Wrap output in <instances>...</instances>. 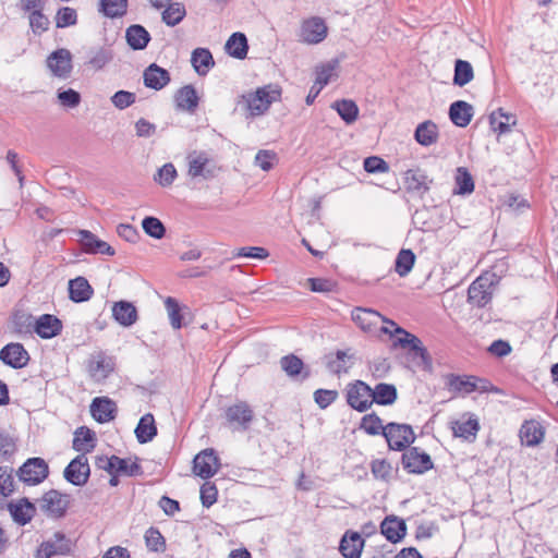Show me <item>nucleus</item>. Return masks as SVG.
<instances>
[{"mask_svg": "<svg viewBox=\"0 0 558 558\" xmlns=\"http://www.w3.org/2000/svg\"><path fill=\"white\" fill-rule=\"evenodd\" d=\"M145 541L147 547L153 551H159L165 548V538L161 535V533L155 527H150L147 530L145 534Z\"/></svg>", "mask_w": 558, "mask_h": 558, "instance_id": "obj_56", "label": "nucleus"}, {"mask_svg": "<svg viewBox=\"0 0 558 558\" xmlns=\"http://www.w3.org/2000/svg\"><path fill=\"white\" fill-rule=\"evenodd\" d=\"M0 360L13 368H22L27 365L29 355L21 343H9L1 349Z\"/></svg>", "mask_w": 558, "mask_h": 558, "instance_id": "obj_17", "label": "nucleus"}, {"mask_svg": "<svg viewBox=\"0 0 558 558\" xmlns=\"http://www.w3.org/2000/svg\"><path fill=\"white\" fill-rule=\"evenodd\" d=\"M90 414L98 423L110 422L117 415V404L108 397H97L92 401Z\"/></svg>", "mask_w": 558, "mask_h": 558, "instance_id": "obj_18", "label": "nucleus"}, {"mask_svg": "<svg viewBox=\"0 0 558 558\" xmlns=\"http://www.w3.org/2000/svg\"><path fill=\"white\" fill-rule=\"evenodd\" d=\"M345 397L348 404L359 412L368 410L373 404L372 388L362 380L350 383L345 389Z\"/></svg>", "mask_w": 558, "mask_h": 558, "instance_id": "obj_6", "label": "nucleus"}, {"mask_svg": "<svg viewBox=\"0 0 558 558\" xmlns=\"http://www.w3.org/2000/svg\"><path fill=\"white\" fill-rule=\"evenodd\" d=\"M112 461L114 462L112 473L126 476H135L142 473V468L137 461L131 462L129 459H122L117 456H113Z\"/></svg>", "mask_w": 558, "mask_h": 558, "instance_id": "obj_45", "label": "nucleus"}, {"mask_svg": "<svg viewBox=\"0 0 558 558\" xmlns=\"http://www.w3.org/2000/svg\"><path fill=\"white\" fill-rule=\"evenodd\" d=\"M474 77V72L471 63L461 59L454 62L453 84L457 86H464L470 83Z\"/></svg>", "mask_w": 558, "mask_h": 558, "instance_id": "obj_40", "label": "nucleus"}, {"mask_svg": "<svg viewBox=\"0 0 558 558\" xmlns=\"http://www.w3.org/2000/svg\"><path fill=\"white\" fill-rule=\"evenodd\" d=\"M60 104L68 108H75L81 102V95L74 89H68L58 93Z\"/></svg>", "mask_w": 558, "mask_h": 558, "instance_id": "obj_63", "label": "nucleus"}, {"mask_svg": "<svg viewBox=\"0 0 558 558\" xmlns=\"http://www.w3.org/2000/svg\"><path fill=\"white\" fill-rule=\"evenodd\" d=\"M191 62L196 73L201 76L206 75L215 65L213 54L206 48H196L192 52Z\"/></svg>", "mask_w": 558, "mask_h": 558, "instance_id": "obj_29", "label": "nucleus"}, {"mask_svg": "<svg viewBox=\"0 0 558 558\" xmlns=\"http://www.w3.org/2000/svg\"><path fill=\"white\" fill-rule=\"evenodd\" d=\"M383 333L389 335L390 337L396 338L393 342V347H400L402 349H408L415 356L421 357L423 361L429 360V354L427 350L424 348L422 341L414 335L410 333L405 329L401 327H396V329L391 330L388 327H383L380 329Z\"/></svg>", "mask_w": 558, "mask_h": 558, "instance_id": "obj_3", "label": "nucleus"}, {"mask_svg": "<svg viewBox=\"0 0 558 558\" xmlns=\"http://www.w3.org/2000/svg\"><path fill=\"white\" fill-rule=\"evenodd\" d=\"M493 293V276L485 274L475 279L469 287L468 301L474 306L484 307L492 301Z\"/></svg>", "mask_w": 558, "mask_h": 558, "instance_id": "obj_5", "label": "nucleus"}, {"mask_svg": "<svg viewBox=\"0 0 558 558\" xmlns=\"http://www.w3.org/2000/svg\"><path fill=\"white\" fill-rule=\"evenodd\" d=\"M225 416L234 429L246 430L254 418V412L245 401H239L226 409Z\"/></svg>", "mask_w": 558, "mask_h": 558, "instance_id": "obj_9", "label": "nucleus"}, {"mask_svg": "<svg viewBox=\"0 0 558 558\" xmlns=\"http://www.w3.org/2000/svg\"><path fill=\"white\" fill-rule=\"evenodd\" d=\"M227 52L236 59H244L247 54V39L242 33L232 34L225 46Z\"/></svg>", "mask_w": 558, "mask_h": 558, "instance_id": "obj_34", "label": "nucleus"}, {"mask_svg": "<svg viewBox=\"0 0 558 558\" xmlns=\"http://www.w3.org/2000/svg\"><path fill=\"white\" fill-rule=\"evenodd\" d=\"M473 379L474 376L450 374L447 376V385L450 390L468 395L474 391Z\"/></svg>", "mask_w": 558, "mask_h": 558, "instance_id": "obj_42", "label": "nucleus"}, {"mask_svg": "<svg viewBox=\"0 0 558 558\" xmlns=\"http://www.w3.org/2000/svg\"><path fill=\"white\" fill-rule=\"evenodd\" d=\"M112 315L124 327L132 326L138 318L136 307L128 301L116 302L112 306Z\"/></svg>", "mask_w": 558, "mask_h": 558, "instance_id": "obj_24", "label": "nucleus"}, {"mask_svg": "<svg viewBox=\"0 0 558 558\" xmlns=\"http://www.w3.org/2000/svg\"><path fill=\"white\" fill-rule=\"evenodd\" d=\"M371 470L375 478L388 481L391 476V464L385 459H376L371 464Z\"/></svg>", "mask_w": 558, "mask_h": 558, "instance_id": "obj_54", "label": "nucleus"}, {"mask_svg": "<svg viewBox=\"0 0 558 558\" xmlns=\"http://www.w3.org/2000/svg\"><path fill=\"white\" fill-rule=\"evenodd\" d=\"M99 11L107 17H121L126 13L128 0H100Z\"/></svg>", "mask_w": 558, "mask_h": 558, "instance_id": "obj_43", "label": "nucleus"}, {"mask_svg": "<svg viewBox=\"0 0 558 558\" xmlns=\"http://www.w3.org/2000/svg\"><path fill=\"white\" fill-rule=\"evenodd\" d=\"M28 22L32 32L36 36H40L41 34L49 29L50 21L43 13V11L31 12V14L28 15Z\"/></svg>", "mask_w": 558, "mask_h": 558, "instance_id": "obj_48", "label": "nucleus"}, {"mask_svg": "<svg viewBox=\"0 0 558 558\" xmlns=\"http://www.w3.org/2000/svg\"><path fill=\"white\" fill-rule=\"evenodd\" d=\"M360 427L368 435L383 434V428H385L381 420L375 413L364 415L361 420Z\"/></svg>", "mask_w": 558, "mask_h": 558, "instance_id": "obj_53", "label": "nucleus"}, {"mask_svg": "<svg viewBox=\"0 0 558 558\" xmlns=\"http://www.w3.org/2000/svg\"><path fill=\"white\" fill-rule=\"evenodd\" d=\"M113 58L111 50L107 48H100L94 52L90 57L88 63L95 70L102 69L107 63H109Z\"/></svg>", "mask_w": 558, "mask_h": 558, "instance_id": "obj_55", "label": "nucleus"}, {"mask_svg": "<svg viewBox=\"0 0 558 558\" xmlns=\"http://www.w3.org/2000/svg\"><path fill=\"white\" fill-rule=\"evenodd\" d=\"M364 539L359 533H352L350 537L344 535L340 542V553L345 558H360Z\"/></svg>", "mask_w": 558, "mask_h": 558, "instance_id": "obj_31", "label": "nucleus"}, {"mask_svg": "<svg viewBox=\"0 0 558 558\" xmlns=\"http://www.w3.org/2000/svg\"><path fill=\"white\" fill-rule=\"evenodd\" d=\"M143 78L146 87L160 90L170 82V74L166 69L151 63L144 71Z\"/></svg>", "mask_w": 558, "mask_h": 558, "instance_id": "obj_21", "label": "nucleus"}, {"mask_svg": "<svg viewBox=\"0 0 558 558\" xmlns=\"http://www.w3.org/2000/svg\"><path fill=\"white\" fill-rule=\"evenodd\" d=\"M177 177V170L172 163L163 165L155 175V180L162 186H169L172 184Z\"/></svg>", "mask_w": 558, "mask_h": 558, "instance_id": "obj_57", "label": "nucleus"}, {"mask_svg": "<svg viewBox=\"0 0 558 558\" xmlns=\"http://www.w3.org/2000/svg\"><path fill=\"white\" fill-rule=\"evenodd\" d=\"M397 399V389L391 384L380 383L372 389L373 403L380 405L392 404Z\"/></svg>", "mask_w": 558, "mask_h": 558, "instance_id": "obj_36", "label": "nucleus"}, {"mask_svg": "<svg viewBox=\"0 0 558 558\" xmlns=\"http://www.w3.org/2000/svg\"><path fill=\"white\" fill-rule=\"evenodd\" d=\"M276 153L272 150L262 149L255 156V163L264 171H269L274 167Z\"/></svg>", "mask_w": 558, "mask_h": 558, "instance_id": "obj_61", "label": "nucleus"}, {"mask_svg": "<svg viewBox=\"0 0 558 558\" xmlns=\"http://www.w3.org/2000/svg\"><path fill=\"white\" fill-rule=\"evenodd\" d=\"M10 513L13 520L21 525L28 523L35 514V506L27 499H21L16 504H10Z\"/></svg>", "mask_w": 558, "mask_h": 558, "instance_id": "obj_32", "label": "nucleus"}, {"mask_svg": "<svg viewBox=\"0 0 558 558\" xmlns=\"http://www.w3.org/2000/svg\"><path fill=\"white\" fill-rule=\"evenodd\" d=\"M90 468L86 454L81 453L74 458L64 469V478L75 486H83L87 483Z\"/></svg>", "mask_w": 558, "mask_h": 558, "instance_id": "obj_10", "label": "nucleus"}, {"mask_svg": "<svg viewBox=\"0 0 558 558\" xmlns=\"http://www.w3.org/2000/svg\"><path fill=\"white\" fill-rule=\"evenodd\" d=\"M281 368L291 377L298 376L303 369V361L294 354H289L280 360Z\"/></svg>", "mask_w": 558, "mask_h": 558, "instance_id": "obj_52", "label": "nucleus"}, {"mask_svg": "<svg viewBox=\"0 0 558 558\" xmlns=\"http://www.w3.org/2000/svg\"><path fill=\"white\" fill-rule=\"evenodd\" d=\"M402 464L410 473L416 474H422L434 466L429 454L421 451L417 447H411L403 453Z\"/></svg>", "mask_w": 558, "mask_h": 558, "instance_id": "obj_13", "label": "nucleus"}, {"mask_svg": "<svg viewBox=\"0 0 558 558\" xmlns=\"http://www.w3.org/2000/svg\"><path fill=\"white\" fill-rule=\"evenodd\" d=\"M12 469L9 466H0V494L3 497L9 496L13 492Z\"/></svg>", "mask_w": 558, "mask_h": 558, "instance_id": "obj_59", "label": "nucleus"}, {"mask_svg": "<svg viewBox=\"0 0 558 558\" xmlns=\"http://www.w3.org/2000/svg\"><path fill=\"white\" fill-rule=\"evenodd\" d=\"M338 398L337 390L317 389L314 392V400L320 409L328 408Z\"/></svg>", "mask_w": 558, "mask_h": 558, "instance_id": "obj_58", "label": "nucleus"}, {"mask_svg": "<svg viewBox=\"0 0 558 558\" xmlns=\"http://www.w3.org/2000/svg\"><path fill=\"white\" fill-rule=\"evenodd\" d=\"M451 422V429L456 437L463 438L465 440H474L477 432L480 430V423L474 414L465 413L463 418Z\"/></svg>", "mask_w": 558, "mask_h": 558, "instance_id": "obj_19", "label": "nucleus"}, {"mask_svg": "<svg viewBox=\"0 0 558 558\" xmlns=\"http://www.w3.org/2000/svg\"><path fill=\"white\" fill-rule=\"evenodd\" d=\"M218 490L215 484L206 482L201 487V500L204 507L209 508L217 500Z\"/></svg>", "mask_w": 558, "mask_h": 558, "instance_id": "obj_62", "label": "nucleus"}, {"mask_svg": "<svg viewBox=\"0 0 558 558\" xmlns=\"http://www.w3.org/2000/svg\"><path fill=\"white\" fill-rule=\"evenodd\" d=\"M438 137V128L433 121L427 120L416 126L414 138L420 145L430 146L437 143Z\"/></svg>", "mask_w": 558, "mask_h": 558, "instance_id": "obj_26", "label": "nucleus"}, {"mask_svg": "<svg viewBox=\"0 0 558 558\" xmlns=\"http://www.w3.org/2000/svg\"><path fill=\"white\" fill-rule=\"evenodd\" d=\"M39 508L49 517L61 518L65 514L70 504V497L56 489L45 493L38 500Z\"/></svg>", "mask_w": 558, "mask_h": 558, "instance_id": "obj_7", "label": "nucleus"}, {"mask_svg": "<svg viewBox=\"0 0 558 558\" xmlns=\"http://www.w3.org/2000/svg\"><path fill=\"white\" fill-rule=\"evenodd\" d=\"M403 179L407 192L414 193L420 196L427 193L430 184L433 183V180L428 179L427 174L420 168L409 169L404 172Z\"/></svg>", "mask_w": 558, "mask_h": 558, "instance_id": "obj_15", "label": "nucleus"}, {"mask_svg": "<svg viewBox=\"0 0 558 558\" xmlns=\"http://www.w3.org/2000/svg\"><path fill=\"white\" fill-rule=\"evenodd\" d=\"M220 463L214 449H205L195 456L193 460L194 473L204 478H210L219 470Z\"/></svg>", "mask_w": 558, "mask_h": 558, "instance_id": "obj_12", "label": "nucleus"}, {"mask_svg": "<svg viewBox=\"0 0 558 558\" xmlns=\"http://www.w3.org/2000/svg\"><path fill=\"white\" fill-rule=\"evenodd\" d=\"M48 464L41 458L28 459L19 470L20 480L36 485L48 476Z\"/></svg>", "mask_w": 558, "mask_h": 558, "instance_id": "obj_11", "label": "nucleus"}, {"mask_svg": "<svg viewBox=\"0 0 558 558\" xmlns=\"http://www.w3.org/2000/svg\"><path fill=\"white\" fill-rule=\"evenodd\" d=\"M456 189L454 194L465 195L471 194L474 191V181L469 172V170L464 167H459L456 171L454 175Z\"/></svg>", "mask_w": 558, "mask_h": 558, "instance_id": "obj_39", "label": "nucleus"}, {"mask_svg": "<svg viewBox=\"0 0 558 558\" xmlns=\"http://www.w3.org/2000/svg\"><path fill=\"white\" fill-rule=\"evenodd\" d=\"M143 230L146 234L155 239H162L166 234L163 223L155 217H146L142 221Z\"/></svg>", "mask_w": 558, "mask_h": 558, "instance_id": "obj_49", "label": "nucleus"}, {"mask_svg": "<svg viewBox=\"0 0 558 558\" xmlns=\"http://www.w3.org/2000/svg\"><path fill=\"white\" fill-rule=\"evenodd\" d=\"M47 65L53 75L66 78L72 71V54L68 49H58L48 57Z\"/></svg>", "mask_w": 558, "mask_h": 558, "instance_id": "obj_14", "label": "nucleus"}, {"mask_svg": "<svg viewBox=\"0 0 558 558\" xmlns=\"http://www.w3.org/2000/svg\"><path fill=\"white\" fill-rule=\"evenodd\" d=\"M62 330V323L59 318L50 314L41 315L35 325V331L44 339H50L58 336Z\"/></svg>", "mask_w": 558, "mask_h": 558, "instance_id": "obj_22", "label": "nucleus"}, {"mask_svg": "<svg viewBox=\"0 0 558 558\" xmlns=\"http://www.w3.org/2000/svg\"><path fill=\"white\" fill-rule=\"evenodd\" d=\"M135 94L126 90L117 92L111 100L112 104L119 109H125L135 102Z\"/></svg>", "mask_w": 558, "mask_h": 558, "instance_id": "obj_64", "label": "nucleus"}, {"mask_svg": "<svg viewBox=\"0 0 558 558\" xmlns=\"http://www.w3.org/2000/svg\"><path fill=\"white\" fill-rule=\"evenodd\" d=\"M352 320L357 325V327L364 332L371 335L383 333L380 329L381 320L384 316H381L377 311L365 307H355L351 313Z\"/></svg>", "mask_w": 558, "mask_h": 558, "instance_id": "obj_8", "label": "nucleus"}, {"mask_svg": "<svg viewBox=\"0 0 558 558\" xmlns=\"http://www.w3.org/2000/svg\"><path fill=\"white\" fill-rule=\"evenodd\" d=\"M331 108H333L348 124L353 123L357 119L359 108L353 100H337L331 105Z\"/></svg>", "mask_w": 558, "mask_h": 558, "instance_id": "obj_38", "label": "nucleus"}, {"mask_svg": "<svg viewBox=\"0 0 558 558\" xmlns=\"http://www.w3.org/2000/svg\"><path fill=\"white\" fill-rule=\"evenodd\" d=\"M327 26L323 19L312 17L303 22L301 27V38L307 44H318L327 36Z\"/></svg>", "mask_w": 558, "mask_h": 558, "instance_id": "obj_16", "label": "nucleus"}, {"mask_svg": "<svg viewBox=\"0 0 558 558\" xmlns=\"http://www.w3.org/2000/svg\"><path fill=\"white\" fill-rule=\"evenodd\" d=\"M111 371V363L101 354L92 359L88 363V373L97 381L107 378Z\"/></svg>", "mask_w": 558, "mask_h": 558, "instance_id": "obj_37", "label": "nucleus"}, {"mask_svg": "<svg viewBox=\"0 0 558 558\" xmlns=\"http://www.w3.org/2000/svg\"><path fill=\"white\" fill-rule=\"evenodd\" d=\"M185 14L186 11L183 4L179 2L170 3L162 12V21L168 26H175L184 19Z\"/></svg>", "mask_w": 558, "mask_h": 558, "instance_id": "obj_46", "label": "nucleus"}, {"mask_svg": "<svg viewBox=\"0 0 558 558\" xmlns=\"http://www.w3.org/2000/svg\"><path fill=\"white\" fill-rule=\"evenodd\" d=\"M449 117L454 125L465 128L472 120L473 107L463 100L454 101L449 108Z\"/></svg>", "mask_w": 558, "mask_h": 558, "instance_id": "obj_23", "label": "nucleus"}, {"mask_svg": "<svg viewBox=\"0 0 558 558\" xmlns=\"http://www.w3.org/2000/svg\"><path fill=\"white\" fill-rule=\"evenodd\" d=\"M545 436V427L536 420H525V446L541 444Z\"/></svg>", "mask_w": 558, "mask_h": 558, "instance_id": "obj_41", "label": "nucleus"}, {"mask_svg": "<svg viewBox=\"0 0 558 558\" xmlns=\"http://www.w3.org/2000/svg\"><path fill=\"white\" fill-rule=\"evenodd\" d=\"M165 306L167 308L171 326L174 329H180L183 325V316L178 301L174 298L168 296L165 300Z\"/></svg>", "mask_w": 558, "mask_h": 558, "instance_id": "obj_50", "label": "nucleus"}, {"mask_svg": "<svg viewBox=\"0 0 558 558\" xmlns=\"http://www.w3.org/2000/svg\"><path fill=\"white\" fill-rule=\"evenodd\" d=\"M125 38L129 46L134 50L146 48L150 40L149 33L142 25H131L126 28Z\"/></svg>", "mask_w": 558, "mask_h": 558, "instance_id": "obj_30", "label": "nucleus"}, {"mask_svg": "<svg viewBox=\"0 0 558 558\" xmlns=\"http://www.w3.org/2000/svg\"><path fill=\"white\" fill-rule=\"evenodd\" d=\"M339 66L338 60H331L320 66L316 68V85H319V88H324L333 76H337L336 70Z\"/></svg>", "mask_w": 558, "mask_h": 558, "instance_id": "obj_44", "label": "nucleus"}, {"mask_svg": "<svg viewBox=\"0 0 558 558\" xmlns=\"http://www.w3.org/2000/svg\"><path fill=\"white\" fill-rule=\"evenodd\" d=\"M383 435L389 448L397 451L404 450L415 439L412 427L407 424L389 423L383 428Z\"/></svg>", "mask_w": 558, "mask_h": 558, "instance_id": "obj_4", "label": "nucleus"}, {"mask_svg": "<svg viewBox=\"0 0 558 558\" xmlns=\"http://www.w3.org/2000/svg\"><path fill=\"white\" fill-rule=\"evenodd\" d=\"M280 97V90L264 86L257 88L254 93L241 96L239 104H243L251 116H260L265 113L270 105Z\"/></svg>", "mask_w": 558, "mask_h": 558, "instance_id": "obj_1", "label": "nucleus"}, {"mask_svg": "<svg viewBox=\"0 0 558 558\" xmlns=\"http://www.w3.org/2000/svg\"><path fill=\"white\" fill-rule=\"evenodd\" d=\"M381 534L391 543H397L405 535V523L397 518H386L380 524Z\"/></svg>", "mask_w": 558, "mask_h": 558, "instance_id": "obj_25", "label": "nucleus"}, {"mask_svg": "<svg viewBox=\"0 0 558 558\" xmlns=\"http://www.w3.org/2000/svg\"><path fill=\"white\" fill-rule=\"evenodd\" d=\"M70 299L80 303L88 301L93 295V288L84 277H77L69 282Z\"/></svg>", "mask_w": 558, "mask_h": 558, "instance_id": "obj_27", "label": "nucleus"}, {"mask_svg": "<svg viewBox=\"0 0 558 558\" xmlns=\"http://www.w3.org/2000/svg\"><path fill=\"white\" fill-rule=\"evenodd\" d=\"M54 20L58 28L73 26L77 23L76 10L70 7H63L58 10Z\"/></svg>", "mask_w": 558, "mask_h": 558, "instance_id": "obj_51", "label": "nucleus"}, {"mask_svg": "<svg viewBox=\"0 0 558 558\" xmlns=\"http://www.w3.org/2000/svg\"><path fill=\"white\" fill-rule=\"evenodd\" d=\"M135 434L138 442L146 444L157 435V427L155 425V420L151 414H145L141 417L136 428Z\"/></svg>", "mask_w": 558, "mask_h": 558, "instance_id": "obj_35", "label": "nucleus"}, {"mask_svg": "<svg viewBox=\"0 0 558 558\" xmlns=\"http://www.w3.org/2000/svg\"><path fill=\"white\" fill-rule=\"evenodd\" d=\"M95 434L87 427H80L74 435L73 439V448L86 454V452H90L94 450L96 446Z\"/></svg>", "mask_w": 558, "mask_h": 558, "instance_id": "obj_33", "label": "nucleus"}, {"mask_svg": "<svg viewBox=\"0 0 558 558\" xmlns=\"http://www.w3.org/2000/svg\"><path fill=\"white\" fill-rule=\"evenodd\" d=\"M80 241L85 252L89 254H106L113 256L116 251L107 242L99 240L93 232L88 230H80Z\"/></svg>", "mask_w": 558, "mask_h": 558, "instance_id": "obj_20", "label": "nucleus"}, {"mask_svg": "<svg viewBox=\"0 0 558 558\" xmlns=\"http://www.w3.org/2000/svg\"><path fill=\"white\" fill-rule=\"evenodd\" d=\"M415 263V255L411 250H401L396 259V271L400 277L407 276Z\"/></svg>", "mask_w": 558, "mask_h": 558, "instance_id": "obj_47", "label": "nucleus"}, {"mask_svg": "<svg viewBox=\"0 0 558 558\" xmlns=\"http://www.w3.org/2000/svg\"><path fill=\"white\" fill-rule=\"evenodd\" d=\"M191 178H203L205 180L213 179L217 175L220 168L215 160L208 156L206 151L193 150L186 157Z\"/></svg>", "mask_w": 558, "mask_h": 558, "instance_id": "obj_2", "label": "nucleus"}, {"mask_svg": "<svg viewBox=\"0 0 558 558\" xmlns=\"http://www.w3.org/2000/svg\"><path fill=\"white\" fill-rule=\"evenodd\" d=\"M364 170L368 173H381L389 170L388 163L380 157L371 156L364 159Z\"/></svg>", "mask_w": 558, "mask_h": 558, "instance_id": "obj_60", "label": "nucleus"}, {"mask_svg": "<svg viewBox=\"0 0 558 558\" xmlns=\"http://www.w3.org/2000/svg\"><path fill=\"white\" fill-rule=\"evenodd\" d=\"M177 107L183 111L194 112L198 106L196 89L192 85H185L175 94Z\"/></svg>", "mask_w": 558, "mask_h": 558, "instance_id": "obj_28", "label": "nucleus"}]
</instances>
